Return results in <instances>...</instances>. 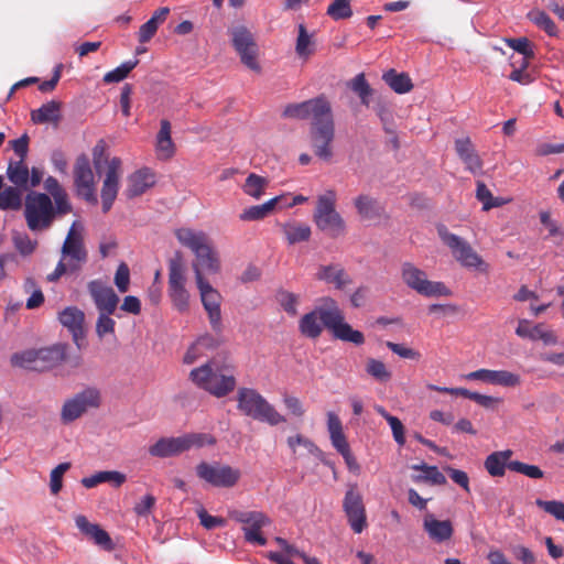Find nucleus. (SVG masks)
Wrapping results in <instances>:
<instances>
[{
    "label": "nucleus",
    "mask_w": 564,
    "mask_h": 564,
    "mask_svg": "<svg viewBox=\"0 0 564 564\" xmlns=\"http://www.w3.org/2000/svg\"><path fill=\"white\" fill-rule=\"evenodd\" d=\"M154 184L155 175L150 169L138 170L128 178L126 195L128 198H134L145 193Z\"/></svg>",
    "instance_id": "nucleus-27"
},
{
    "label": "nucleus",
    "mask_w": 564,
    "mask_h": 564,
    "mask_svg": "<svg viewBox=\"0 0 564 564\" xmlns=\"http://www.w3.org/2000/svg\"><path fill=\"white\" fill-rule=\"evenodd\" d=\"M175 237L182 246L191 249L196 257V261L192 264L196 281L197 272L202 276H204V273L216 274L219 272L218 253L212 247L209 238L204 231L178 228L175 230Z\"/></svg>",
    "instance_id": "nucleus-4"
},
{
    "label": "nucleus",
    "mask_w": 564,
    "mask_h": 564,
    "mask_svg": "<svg viewBox=\"0 0 564 564\" xmlns=\"http://www.w3.org/2000/svg\"><path fill=\"white\" fill-rule=\"evenodd\" d=\"M61 106L62 104L56 100L45 102L39 109L31 111V120L36 124L57 123L61 119Z\"/></svg>",
    "instance_id": "nucleus-37"
},
{
    "label": "nucleus",
    "mask_w": 564,
    "mask_h": 564,
    "mask_svg": "<svg viewBox=\"0 0 564 564\" xmlns=\"http://www.w3.org/2000/svg\"><path fill=\"white\" fill-rule=\"evenodd\" d=\"M509 47L523 55L522 66L527 67L528 61L534 56L532 45L527 37H517L507 40Z\"/></svg>",
    "instance_id": "nucleus-50"
},
{
    "label": "nucleus",
    "mask_w": 564,
    "mask_h": 564,
    "mask_svg": "<svg viewBox=\"0 0 564 564\" xmlns=\"http://www.w3.org/2000/svg\"><path fill=\"white\" fill-rule=\"evenodd\" d=\"M126 480L127 477L123 473L117 470H104L89 477H84L80 482L85 488L90 489L102 482H110L115 487H120L126 482Z\"/></svg>",
    "instance_id": "nucleus-36"
},
{
    "label": "nucleus",
    "mask_w": 564,
    "mask_h": 564,
    "mask_svg": "<svg viewBox=\"0 0 564 564\" xmlns=\"http://www.w3.org/2000/svg\"><path fill=\"white\" fill-rule=\"evenodd\" d=\"M324 317L327 321V329L332 333L334 338L341 341L352 343L357 346L365 343V336L361 332L354 329L345 321V314L336 303V307L332 312L326 313Z\"/></svg>",
    "instance_id": "nucleus-20"
},
{
    "label": "nucleus",
    "mask_w": 564,
    "mask_h": 564,
    "mask_svg": "<svg viewBox=\"0 0 564 564\" xmlns=\"http://www.w3.org/2000/svg\"><path fill=\"white\" fill-rule=\"evenodd\" d=\"M336 199L335 191H326L325 194L318 196L313 214L316 227L334 239L344 236L347 230L344 218L336 210Z\"/></svg>",
    "instance_id": "nucleus-9"
},
{
    "label": "nucleus",
    "mask_w": 564,
    "mask_h": 564,
    "mask_svg": "<svg viewBox=\"0 0 564 564\" xmlns=\"http://www.w3.org/2000/svg\"><path fill=\"white\" fill-rule=\"evenodd\" d=\"M366 371L376 380L386 382L391 378L386 365L377 359L370 358L367 361Z\"/></svg>",
    "instance_id": "nucleus-52"
},
{
    "label": "nucleus",
    "mask_w": 564,
    "mask_h": 564,
    "mask_svg": "<svg viewBox=\"0 0 564 564\" xmlns=\"http://www.w3.org/2000/svg\"><path fill=\"white\" fill-rule=\"evenodd\" d=\"M452 291L443 282L425 280V297H447Z\"/></svg>",
    "instance_id": "nucleus-59"
},
{
    "label": "nucleus",
    "mask_w": 564,
    "mask_h": 564,
    "mask_svg": "<svg viewBox=\"0 0 564 564\" xmlns=\"http://www.w3.org/2000/svg\"><path fill=\"white\" fill-rule=\"evenodd\" d=\"M425 531L437 543L449 540L454 529L449 520H437L433 516H425Z\"/></svg>",
    "instance_id": "nucleus-31"
},
{
    "label": "nucleus",
    "mask_w": 564,
    "mask_h": 564,
    "mask_svg": "<svg viewBox=\"0 0 564 564\" xmlns=\"http://www.w3.org/2000/svg\"><path fill=\"white\" fill-rule=\"evenodd\" d=\"M44 188L52 200L59 203L67 207H73L69 195L66 189L59 184L57 178L48 176L44 182Z\"/></svg>",
    "instance_id": "nucleus-43"
},
{
    "label": "nucleus",
    "mask_w": 564,
    "mask_h": 564,
    "mask_svg": "<svg viewBox=\"0 0 564 564\" xmlns=\"http://www.w3.org/2000/svg\"><path fill=\"white\" fill-rule=\"evenodd\" d=\"M508 468L512 471H517L525 475L527 477L533 479H540L543 477L544 473L539 466L529 465L519 460H513L508 464Z\"/></svg>",
    "instance_id": "nucleus-54"
},
{
    "label": "nucleus",
    "mask_w": 564,
    "mask_h": 564,
    "mask_svg": "<svg viewBox=\"0 0 564 564\" xmlns=\"http://www.w3.org/2000/svg\"><path fill=\"white\" fill-rule=\"evenodd\" d=\"M216 438L209 433H185L180 436L161 437L149 447V454L156 458L178 456L192 448L214 446Z\"/></svg>",
    "instance_id": "nucleus-6"
},
{
    "label": "nucleus",
    "mask_w": 564,
    "mask_h": 564,
    "mask_svg": "<svg viewBox=\"0 0 564 564\" xmlns=\"http://www.w3.org/2000/svg\"><path fill=\"white\" fill-rule=\"evenodd\" d=\"M156 499L153 495H145L133 507L134 512L139 517H147L154 508Z\"/></svg>",
    "instance_id": "nucleus-63"
},
{
    "label": "nucleus",
    "mask_w": 564,
    "mask_h": 564,
    "mask_svg": "<svg viewBox=\"0 0 564 564\" xmlns=\"http://www.w3.org/2000/svg\"><path fill=\"white\" fill-rule=\"evenodd\" d=\"M310 111L311 142L317 158L329 161L333 156L332 143L335 139V122L329 100L324 96L312 98Z\"/></svg>",
    "instance_id": "nucleus-2"
},
{
    "label": "nucleus",
    "mask_w": 564,
    "mask_h": 564,
    "mask_svg": "<svg viewBox=\"0 0 564 564\" xmlns=\"http://www.w3.org/2000/svg\"><path fill=\"white\" fill-rule=\"evenodd\" d=\"M282 230L290 245L307 241L312 234L308 225L299 221L284 224Z\"/></svg>",
    "instance_id": "nucleus-40"
},
{
    "label": "nucleus",
    "mask_w": 564,
    "mask_h": 564,
    "mask_svg": "<svg viewBox=\"0 0 564 564\" xmlns=\"http://www.w3.org/2000/svg\"><path fill=\"white\" fill-rule=\"evenodd\" d=\"M30 170L24 160H11L7 169L8 180L17 187L26 189L29 187Z\"/></svg>",
    "instance_id": "nucleus-39"
},
{
    "label": "nucleus",
    "mask_w": 564,
    "mask_h": 564,
    "mask_svg": "<svg viewBox=\"0 0 564 564\" xmlns=\"http://www.w3.org/2000/svg\"><path fill=\"white\" fill-rule=\"evenodd\" d=\"M75 524L80 533L93 541L97 546L108 552L115 550V543L109 533L99 524L89 522L86 516L77 514L75 517Z\"/></svg>",
    "instance_id": "nucleus-25"
},
{
    "label": "nucleus",
    "mask_w": 564,
    "mask_h": 564,
    "mask_svg": "<svg viewBox=\"0 0 564 564\" xmlns=\"http://www.w3.org/2000/svg\"><path fill=\"white\" fill-rule=\"evenodd\" d=\"M425 482L436 486L446 485L445 475L436 466L425 465Z\"/></svg>",
    "instance_id": "nucleus-64"
},
{
    "label": "nucleus",
    "mask_w": 564,
    "mask_h": 564,
    "mask_svg": "<svg viewBox=\"0 0 564 564\" xmlns=\"http://www.w3.org/2000/svg\"><path fill=\"white\" fill-rule=\"evenodd\" d=\"M73 177L76 195L89 204H97L95 175L87 154L82 153L76 158Z\"/></svg>",
    "instance_id": "nucleus-14"
},
{
    "label": "nucleus",
    "mask_w": 564,
    "mask_h": 564,
    "mask_svg": "<svg viewBox=\"0 0 564 564\" xmlns=\"http://www.w3.org/2000/svg\"><path fill=\"white\" fill-rule=\"evenodd\" d=\"M288 445L292 449L293 454L297 453V446H302L307 454L313 456L318 457L322 454L321 449L310 438L300 434L288 437Z\"/></svg>",
    "instance_id": "nucleus-48"
},
{
    "label": "nucleus",
    "mask_w": 564,
    "mask_h": 564,
    "mask_svg": "<svg viewBox=\"0 0 564 564\" xmlns=\"http://www.w3.org/2000/svg\"><path fill=\"white\" fill-rule=\"evenodd\" d=\"M516 334L522 338L542 340L545 345H555L557 343V336L554 332L545 329L542 324L530 327V323L527 319L519 322Z\"/></svg>",
    "instance_id": "nucleus-29"
},
{
    "label": "nucleus",
    "mask_w": 564,
    "mask_h": 564,
    "mask_svg": "<svg viewBox=\"0 0 564 564\" xmlns=\"http://www.w3.org/2000/svg\"><path fill=\"white\" fill-rule=\"evenodd\" d=\"M15 249L22 256H29L34 252L36 248V241H33L26 234H15L12 237Z\"/></svg>",
    "instance_id": "nucleus-57"
},
{
    "label": "nucleus",
    "mask_w": 564,
    "mask_h": 564,
    "mask_svg": "<svg viewBox=\"0 0 564 564\" xmlns=\"http://www.w3.org/2000/svg\"><path fill=\"white\" fill-rule=\"evenodd\" d=\"M312 106V99L302 102L289 104L284 107L282 117L285 119L307 120L310 118Z\"/></svg>",
    "instance_id": "nucleus-45"
},
{
    "label": "nucleus",
    "mask_w": 564,
    "mask_h": 564,
    "mask_svg": "<svg viewBox=\"0 0 564 564\" xmlns=\"http://www.w3.org/2000/svg\"><path fill=\"white\" fill-rule=\"evenodd\" d=\"M229 34L241 63L251 70L260 72L261 67L257 61L258 45L251 31L245 25H236L229 29Z\"/></svg>",
    "instance_id": "nucleus-15"
},
{
    "label": "nucleus",
    "mask_w": 564,
    "mask_h": 564,
    "mask_svg": "<svg viewBox=\"0 0 564 564\" xmlns=\"http://www.w3.org/2000/svg\"><path fill=\"white\" fill-rule=\"evenodd\" d=\"M467 380H479L486 383L513 388L521 383V377L518 373L508 370L478 369L465 376Z\"/></svg>",
    "instance_id": "nucleus-24"
},
{
    "label": "nucleus",
    "mask_w": 564,
    "mask_h": 564,
    "mask_svg": "<svg viewBox=\"0 0 564 564\" xmlns=\"http://www.w3.org/2000/svg\"><path fill=\"white\" fill-rule=\"evenodd\" d=\"M195 470L200 480L217 488H232L238 484L241 477V473L238 468L219 463L209 464L200 462L196 465Z\"/></svg>",
    "instance_id": "nucleus-13"
},
{
    "label": "nucleus",
    "mask_w": 564,
    "mask_h": 564,
    "mask_svg": "<svg viewBox=\"0 0 564 564\" xmlns=\"http://www.w3.org/2000/svg\"><path fill=\"white\" fill-rule=\"evenodd\" d=\"M268 184V178L260 176L256 173H251L246 178V182L242 185V191L246 195L254 199H260L261 196L264 194Z\"/></svg>",
    "instance_id": "nucleus-44"
},
{
    "label": "nucleus",
    "mask_w": 564,
    "mask_h": 564,
    "mask_svg": "<svg viewBox=\"0 0 564 564\" xmlns=\"http://www.w3.org/2000/svg\"><path fill=\"white\" fill-rule=\"evenodd\" d=\"M316 279L333 284L337 290H344L352 280L340 264L321 265Z\"/></svg>",
    "instance_id": "nucleus-28"
},
{
    "label": "nucleus",
    "mask_w": 564,
    "mask_h": 564,
    "mask_svg": "<svg viewBox=\"0 0 564 564\" xmlns=\"http://www.w3.org/2000/svg\"><path fill=\"white\" fill-rule=\"evenodd\" d=\"M327 14L334 20L348 19L352 15L349 0H334L327 8Z\"/></svg>",
    "instance_id": "nucleus-49"
},
{
    "label": "nucleus",
    "mask_w": 564,
    "mask_h": 564,
    "mask_svg": "<svg viewBox=\"0 0 564 564\" xmlns=\"http://www.w3.org/2000/svg\"><path fill=\"white\" fill-rule=\"evenodd\" d=\"M229 517L243 524V538L248 543L261 546L267 544V539L261 533V529L269 527L272 521L264 512L232 510L229 512Z\"/></svg>",
    "instance_id": "nucleus-12"
},
{
    "label": "nucleus",
    "mask_w": 564,
    "mask_h": 564,
    "mask_svg": "<svg viewBox=\"0 0 564 564\" xmlns=\"http://www.w3.org/2000/svg\"><path fill=\"white\" fill-rule=\"evenodd\" d=\"M343 508L351 530L361 533L367 527V516L362 497L355 487L346 491Z\"/></svg>",
    "instance_id": "nucleus-21"
},
{
    "label": "nucleus",
    "mask_w": 564,
    "mask_h": 564,
    "mask_svg": "<svg viewBox=\"0 0 564 564\" xmlns=\"http://www.w3.org/2000/svg\"><path fill=\"white\" fill-rule=\"evenodd\" d=\"M186 269L181 252L169 260L167 293L173 306L181 313L189 307V292L186 289Z\"/></svg>",
    "instance_id": "nucleus-11"
},
{
    "label": "nucleus",
    "mask_w": 564,
    "mask_h": 564,
    "mask_svg": "<svg viewBox=\"0 0 564 564\" xmlns=\"http://www.w3.org/2000/svg\"><path fill=\"white\" fill-rule=\"evenodd\" d=\"M382 78L397 94L409 93L413 87L411 78L406 74L397 73L394 69L384 73Z\"/></svg>",
    "instance_id": "nucleus-42"
},
{
    "label": "nucleus",
    "mask_w": 564,
    "mask_h": 564,
    "mask_svg": "<svg viewBox=\"0 0 564 564\" xmlns=\"http://www.w3.org/2000/svg\"><path fill=\"white\" fill-rule=\"evenodd\" d=\"M130 283V270L126 263H120L115 274V284L120 292H127Z\"/></svg>",
    "instance_id": "nucleus-61"
},
{
    "label": "nucleus",
    "mask_w": 564,
    "mask_h": 564,
    "mask_svg": "<svg viewBox=\"0 0 564 564\" xmlns=\"http://www.w3.org/2000/svg\"><path fill=\"white\" fill-rule=\"evenodd\" d=\"M347 87L359 97L361 105L369 107L373 89L367 82L364 73L357 74L354 78L347 82Z\"/></svg>",
    "instance_id": "nucleus-41"
},
{
    "label": "nucleus",
    "mask_w": 564,
    "mask_h": 564,
    "mask_svg": "<svg viewBox=\"0 0 564 564\" xmlns=\"http://www.w3.org/2000/svg\"><path fill=\"white\" fill-rule=\"evenodd\" d=\"M99 405V390L96 388H86L64 402L61 411V420L63 423H70L80 417L89 409H95Z\"/></svg>",
    "instance_id": "nucleus-16"
},
{
    "label": "nucleus",
    "mask_w": 564,
    "mask_h": 564,
    "mask_svg": "<svg viewBox=\"0 0 564 564\" xmlns=\"http://www.w3.org/2000/svg\"><path fill=\"white\" fill-rule=\"evenodd\" d=\"M283 196H276L264 204L253 205L242 210L239 215L240 220L242 221H254L261 220L268 217L282 200Z\"/></svg>",
    "instance_id": "nucleus-38"
},
{
    "label": "nucleus",
    "mask_w": 564,
    "mask_h": 564,
    "mask_svg": "<svg viewBox=\"0 0 564 564\" xmlns=\"http://www.w3.org/2000/svg\"><path fill=\"white\" fill-rule=\"evenodd\" d=\"M84 227L80 223L74 221L66 235L62 246V259L55 270L47 275V281L56 282L67 270H76L79 264L87 261V250L84 242Z\"/></svg>",
    "instance_id": "nucleus-5"
},
{
    "label": "nucleus",
    "mask_w": 564,
    "mask_h": 564,
    "mask_svg": "<svg viewBox=\"0 0 564 564\" xmlns=\"http://www.w3.org/2000/svg\"><path fill=\"white\" fill-rule=\"evenodd\" d=\"M436 229L442 242L448 247L452 256L462 267L475 269L480 272L488 271V264L473 249L468 241L449 232L448 228L443 224L437 225Z\"/></svg>",
    "instance_id": "nucleus-10"
},
{
    "label": "nucleus",
    "mask_w": 564,
    "mask_h": 564,
    "mask_svg": "<svg viewBox=\"0 0 564 564\" xmlns=\"http://www.w3.org/2000/svg\"><path fill=\"white\" fill-rule=\"evenodd\" d=\"M457 312L458 308L454 304L433 303L427 306V313L431 315H435L438 318L455 315Z\"/></svg>",
    "instance_id": "nucleus-62"
},
{
    "label": "nucleus",
    "mask_w": 564,
    "mask_h": 564,
    "mask_svg": "<svg viewBox=\"0 0 564 564\" xmlns=\"http://www.w3.org/2000/svg\"><path fill=\"white\" fill-rule=\"evenodd\" d=\"M58 321L70 332L73 340L78 347H80L79 341L85 336V313L77 306H67L59 312Z\"/></svg>",
    "instance_id": "nucleus-26"
},
{
    "label": "nucleus",
    "mask_w": 564,
    "mask_h": 564,
    "mask_svg": "<svg viewBox=\"0 0 564 564\" xmlns=\"http://www.w3.org/2000/svg\"><path fill=\"white\" fill-rule=\"evenodd\" d=\"M311 37L307 34L306 28L303 24L299 25V35L296 40L295 51L300 56H308L312 54L310 50Z\"/></svg>",
    "instance_id": "nucleus-60"
},
{
    "label": "nucleus",
    "mask_w": 564,
    "mask_h": 564,
    "mask_svg": "<svg viewBox=\"0 0 564 564\" xmlns=\"http://www.w3.org/2000/svg\"><path fill=\"white\" fill-rule=\"evenodd\" d=\"M121 172V160L112 158L107 165L106 175L101 187L102 212L108 213L117 197L119 191V180Z\"/></svg>",
    "instance_id": "nucleus-23"
},
{
    "label": "nucleus",
    "mask_w": 564,
    "mask_h": 564,
    "mask_svg": "<svg viewBox=\"0 0 564 564\" xmlns=\"http://www.w3.org/2000/svg\"><path fill=\"white\" fill-rule=\"evenodd\" d=\"M197 289L199 291L202 304L207 312L209 324L216 333L223 329L221 322V294L212 286V284L197 272Z\"/></svg>",
    "instance_id": "nucleus-18"
},
{
    "label": "nucleus",
    "mask_w": 564,
    "mask_h": 564,
    "mask_svg": "<svg viewBox=\"0 0 564 564\" xmlns=\"http://www.w3.org/2000/svg\"><path fill=\"white\" fill-rule=\"evenodd\" d=\"M112 314L99 312V316L96 322V334L99 338H104L106 335L115 334L116 322L111 318Z\"/></svg>",
    "instance_id": "nucleus-51"
},
{
    "label": "nucleus",
    "mask_w": 564,
    "mask_h": 564,
    "mask_svg": "<svg viewBox=\"0 0 564 564\" xmlns=\"http://www.w3.org/2000/svg\"><path fill=\"white\" fill-rule=\"evenodd\" d=\"M88 293L90 294L98 312L113 314L119 303V296L113 289L105 281L97 279L88 282Z\"/></svg>",
    "instance_id": "nucleus-22"
},
{
    "label": "nucleus",
    "mask_w": 564,
    "mask_h": 564,
    "mask_svg": "<svg viewBox=\"0 0 564 564\" xmlns=\"http://www.w3.org/2000/svg\"><path fill=\"white\" fill-rule=\"evenodd\" d=\"M535 505L545 512L552 514L555 519L564 522V502L557 500L536 499Z\"/></svg>",
    "instance_id": "nucleus-56"
},
{
    "label": "nucleus",
    "mask_w": 564,
    "mask_h": 564,
    "mask_svg": "<svg viewBox=\"0 0 564 564\" xmlns=\"http://www.w3.org/2000/svg\"><path fill=\"white\" fill-rule=\"evenodd\" d=\"M278 301L282 308L291 316L297 315V305L300 297L299 295L289 292V291H281L278 294Z\"/></svg>",
    "instance_id": "nucleus-55"
},
{
    "label": "nucleus",
    "mask_w": 564,
    "mask_h": 564,
    "mask_svg": "<svg viewBox=\"0 0 564 564\" xmlns=\"http://www.w3.org/2000/svg\"><path fill=\"white\" fill-rule=\"evenodd\" d=\"M513 452L511 449L494 452L487 456L484 466L488 474L492 477H502L506 474V468L511 462L510 458Z\"/></svg>",
    "instance_id": "nucleus-34"
},
{
    "label": "nucleus",
    "mask_w": 564,
    "mask_h": 564,
    "mask_svg": "<svg viewBox=\"0 0 564 564\" xmlns=\"http://www.w3.org/2000/svg\"><path fill=\"white\" fill-rule=\"evenodd\" d=\"M70 463H61L50 475V489L53 495H57L63 487V476L70 468Z\"/></svg>",
    "instance_id": "nucleus-53"
},
{
    "label": "nucleus",
    "mask_w": 564,
    "mask_h": 564,
    "mask_svg": "<svg viewBox=\"0 0 564 564\" xmlns=\"http://www.w3.org/2000/svg\"><path fill=\"white\" fill-rule=\"evenodd\" d=\"M354 205L362 219L380 218L384 213L383 206L370 195H358L354 199Z\"/></svg>",
    "instance_id": "nucleus-33"
},
{
    "label": "nucleus",
    "mask_w": 564,
    "mask_h": 564,
    "mask_svg": "<svg viewBox=\"0 0 564 564\" xmlns=\"http://www.w3.org/2000/svg\"><path fill=\"white\" fill-rule=\"evenodd\" d=\"M139 64V59H131L122 63L115 69L108 72L104 76V82L106 84L119 83L128 77L130 72L137 67Z\"/></svg>",
    "instance_id": "nucleus-46"
},
{
    "label": "nucleus",
    "mask_w": 564,
    "mask_h": 564,
    "mask_svg": "<svg viewBox=\"0 0 564 564\" xmlns=\"http://www.w3.org/2000/svg\"><path fill=\"white\" fill-rule=\"evenodd\" d=\"M402 276L404 282L419 293H423V280L421 279V271L414 268L411 263H404L402 269Z\"/></svg>",
    "instance_id": "nucleus-47"
},
{
    "label": "nucleus",
    "mask_w": 564,
    "mask_h": 564,
    "mask_svg": "<svg viewBox=\"0 0 564 564\" xmlns=\"http://www.w3.org/2000/svg\"><path fill=\"white\" fill-rule=\"evenodd\" d=\"M188 378L197 388L216 398L227 397L237 386L234 368L215 359L192 369Z\"/></svg>",
    "instance_id": "nucleus-3"
},
{
    "label": "nucleus",
    "mask_w": 564,
    "mask_h": 564,
    "mask_svg": "<svg viewBox=\"0 0 564 564\" xmlns=\"http://www.w3.org/2000/svg\"><path fill=\"white\" fill-rule=\"evenodd\" d=\"M455 150L458 158L463 161L466 170L476 174L482 167V162L477 154L469 138L457 139L455 141Z\"/></svg>",
    "instance_id": "nucleus-30"
},
{
    "label": "nucleus",
    "mask_w": 564,
    "mask_h": 564,
    "mask_svg": "<svg viewBox=\"0 0 564 564\" xmlns=\"http://www.w3.org/2000/svg\"><path fill=\"white\" fill-rule=\"evenodd\" d=\"M336 301L329 296L321 299L319 305L312 312L304 314L299 322L300 333L311 339H316L327 328L325 312H332L336 307Z\"/></svg>",
    "instance_id": "nucleus-17"
},
{
    "label": "nucleus",
    "mask_w": 564,
    "mask_h": 564,
    "mask_svg": "<svg viewBox=\"0 0 564 564\" xmlns=\"http://www.w3.org/2000/svg\"><path fill=\"white\" fill-rule=\"evenodd\" d=\"M73 213V207L52 200L42 192L32 191L24 198L23 216L28 229L33 234L48 231L56 220Z\"/></svg>",
    "instance_id": "nucleus-1"
},
{
    "label": "nucleus",
    "mask_w": 564,
    "mask_h": 564,
    "mask_svg": "<svg viewBox=\"0 0 564 564\" xmlns=\"http://www.w3.org/2000/svg\"><path fill=\"white\" fill-rule=\"evenodd\" d=\"M531 20L547 34L553 35L556 32V25L553 20L543 11H535L530 13Z\"/></svg>",
    "instance_id": "nucleus-58"
},
{
    "label": "nucleus",
    "mask_w": 564,
    "mask_h": 564,
    "mask_svg": "<svg viewBox=\"0 0 564 564\" xmlns=\"http://www.w3.org/2000/svg\"><path fill=\"white\" fill-rule=\"evenodd\" d=\"M327 431L332 445L339 454L350 448L344 434L341 421L334 412L327 413Z\"/></svg>",
    "instance_id": "nucleus-32"
},
{
    "label": "nucleus",
    "mask_w": 564,
    "mask_h": 564,
    "mask_svg": "<svg viewBox=\"0 0 564 564\" xmlns=\"http://www.w3.org/2000/svg\"><path fill=\"white\" fill-rule=\"evenodd\" d=\"M22 188L3 184L0 189V210L18 212L24 206Z\"/></svg>",
    "instance_id": "nucleus-35"
},
{
    "label": "nucleus",
    "mask_w": 564,
    "mask_h": 564,
    "mask_svg": "<svg viewBox=\"0 0 564 564\" xmlns=\"http://www.w3.org/2000/svg\"><path fill=\"white\" fill-rule=\"evenodd\" d=\"M324 317L327 321V329L332 333L334 338L341 341L352 343L357 346L365 343V336L361 332L354 329L345 321V314L336 303V307L332 312L326 313Z\"/></svg>",
    "instance_id": "nucleus-19"
},
{
    "label": "nucleus",
    "mask_w": 564,
    "mask_h": 564,
    "mask_svg": "<svg viewBox=\"0 0 564 564\" xmlns=\"http://www.w3.org/2000/svg\"><path fill=\"white\" fill-rule=\"evenodd\" d=\"M236 400L237 409L253 420L265 422L272 426L286 422L285 416L280 414L256 389L239 388Z\"/></svg>",
    "instance_id": "nucleus-7"
},
{
    "label": "nucleus",
    "mask_w": 564,
    "mask_h": 564,
    "mask_svg": "<svg viewBox=\"0 0 564 564\" xmlns=\"http://www.w3.org/2000/svg\"><path fill=\"white\" fill-rule=\"evenodd\" d=\"M67 346L55 344L40 349H28L11 356L12 366L32 371H46L58 366L66 358Z\"/></svg>",
    "instance_id": "nucleus-8"
}]
</instances>
